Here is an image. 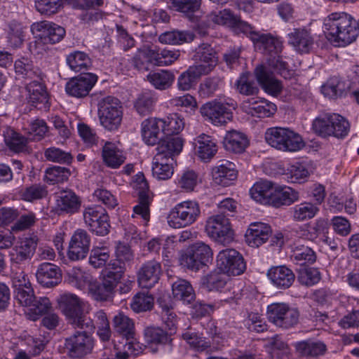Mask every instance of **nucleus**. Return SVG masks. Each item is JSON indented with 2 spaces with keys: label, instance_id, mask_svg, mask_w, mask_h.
I'll use <instances>...</instances> for the list:
<instances>
[{
  "label": "nucleus",
  "instance_id": "nucleus-49",
  "mask_svg": "<svg viewBox=\"0 0 359 359\" xmlns=\"http://www.w3.org/2000/svg\"><path fill=\"white\" fill-rule=\"evenodd\" d=\"M154 298L148 291L137 293L133 298L130 307L135 313L145 312L153 309Z\"/></svg>",
  "mask_w": 359,
  "mask_h": 359
},
{
  "label": "nucleus",
  "instance_id": "nucleus-18",
  "mask_svg": "<svg viewBox=\"0 0 359 359\" xmlns=\"http://www.w3.org/2000/svg\"><path fill=\"white\" fill-rule=\"evenodd\" d=\"M251 41L255 48L265 55L272 56L273 54L280 53L283 50V42L278 37L270 33H253Z\"/></svg>",
  "mask_w": 359,
  "mask_h": 359
},
{
  "label": "nucleus",
  "instance_id": "nucleus-12",
  "mask_svg": "<svg viewBox=\"0 0 359 359\" xmlns=\"http://www.w3.org/2000/svg\"><path fill=\"white\" fill-rule=\"evenodd\" d=\"M217 268L229 276L241 275L246 269V263L242 255L232 248L221 250L217 255Z\"/></svg>",
  "mask_w": 359,
  "mask_h": 359
},
{
  "label": "nucleus",
  "instance_id": "nucleus-19",
  "mask_svg": "<svg viewBox=\"0 0 359 359\" xmlns=\"http://www.w3.org/2000/svg\"><path fill=\"white\" fill-rule=\"evenodd\" d=\"M163 118L150 117L142 122L141 130L143 140L148 145H155L166 138H163L165 130Z\"/></svg>",
  "mask_w": 359,
  "mask_h": 359
},
{
  "label": "nucleus",
  "instance_id": "nucleus-52",
  "mask_svg": "<svg viewBox=\"0 0 359 359\" xmlns=\"http://www.w3.org/2000/svg\"><path fill=\"white\" fill-rule=\"evenodd\" d=\"M225 274L216 271L210 272L202 278L203 287L208 291L219 290L226 284Z\"/></svg>",
  "mask_w": 359,
  "mask_h": 359
},
{
  "label": "nucleus",
  "instance_id": "nucleus-28",
  "mask_svg": "<svg viewBox=\"0 0 359 359\" xmlns=\"http://www.w3.org/2000/svg\"><path fill=\"white\" fill-rule=\"evenodd\" d=\"M267 276L278 290L290 288L295 280L294 272L285 266L271 267L267 272Z\"/></svg>",
  "mask_w": 359,
  "mask_h": 359
},
{
  "label": "nucleus",
  "instance_id": "nucleus-37",
  "mask_svg": "<svg viewBox=\"0 0 359 359\" xmlns=\"http://www.w3.org/2000/svg\"><path fill=\"white\" fill-rule=\"evenodd\" d=\"M276 184L269 180H260L256 182L250 190L251 197L256 201L269 204L274 191Z\"/></svg>",
  "mask_w": 359,
  "mask_h": 359
},
{
  "label": "nucleus",
  "instance_id": "nucleus-48",
  "mask_svg": "<svg viewBox=\"0 0 359 359\" xmlns=\"http://www.w3.org/2000/svg\"><path fill=\"white\" fill-rule=\"evenodd\" d=\"M41 80L42 75H41L40 79H32L27 85L29 100L32 103H43L48 100V93L46 87L41 82Z\"/></svg>",
  "mask_w": 359,
  "mask_h": 359
},
{
  "label": "nucleus",
  "instance_id": "nucleus-24",
  "mask_svg": "<svg viewBox=\"0 0 359 359\" xmlns=\"http://www.w3.org/2000/svg\"><path fill=\"white\" fill-rule=\"evenodd\" d=\"M247 114L259 118L270 117L276 111V106L264 98H248L243 102Z\"/></svg>",
  "mask_w": 359,
  "mask_h": 359
},
{
  "label": "nucleus",
  "instance_id": "nucleus-29",
  "mask_svg": "<svg viewBox=\"0 0 359 359\" xmlns=\"http://www.w3.org/2000/svg\"><path fill=\"white\" fill-rule=\"evenodd\" d=\"M104 4V0H81L79 8L83 10L80 15V20L88 25H94L101 20L104 13L98 9Z\"/></svg>",
  "mask_w": 359,
  "mask_h": 359
},
{
  "label": "nucleus",
  "instance_id": "nucleus-35",
  "mask_svg": "<svg viewBox=\"0 0 359 359\" xmlns=\"http://www.w3.org/2000/svg\"><path fill=\"white\" fill-rule=\"evenodd\" d=\"M112 325L115 332L126 338L127 340H133L135 338V323L133 319L120 312L114 316Z\"/></svg>",
  "mask_w": 359,
  "mask_h": 359
},
{
  "label": "nucleus",
  "instance_id": "nucleus-55",
  "mask_svg": "<svg viewBox=\"0 0 359 359\" xmlns=\"http://www.w3.org/2000/svg\"><path fill=\"white\" fill-rule=\"evenodd\" d=\"M110 258V252L107 247H94L89 256L88 262L95 269L104 267Z\"/></svg>",
  "mask_w": 359,
  "mask_h": 359
},
{
  "label": "nucleus",
  "instance_id": "nucleus-2",
  "mask_svg": "<svg viewBox=\"0 0 359 359\" xmlns=\"http://www.w3.org/2000/svg\"><path fill=\"white\" fill-rule=\"evenodd\" d=\"M183 147L180 137H168L158 143L156 154L152 161V175L160 180L170 179L173 175L175 157L180 154Z\"/></svg>",
  "mask_w": 359,
  "mask_h": 359
},
{
  "label": "nucleus",
  "instance_id": "nucleus-16",
  "mask_svg": "<svg viewBox=\"0 0 359 359\" xmlns=\"http://www.w3.org/2000/svg\"><path fill=\"white\" fill-rule=\"evenodd\" d=\"M90 245V236L84 229H78L69 242L67 255L69 260L76 262L85 259Z\"/></svg>",
  "mask_w": 359,
  "mask_h": 359
},
{
  "label": "nucleus",
  "instance_id": "nucleus-10",
  "mask_svg": "<svg viewBox=\"0 0 359 359\" xmlns=\"http://www.w3.org/2000/svg\"><path fill=\"white\" fill-rule=\"evenodd\" d=\"M233 103L222 101L220 98L214 99L203 104L200 113L205 120L215 126H222L233 118L231 107Z\"/></svg>",
  "mask_w": 359,
  "mask_h": 359
},
{
  "label": "nucleus",
  "instance_id": "nucleus-34",
  "mask_svg": "<svg viewBox=\"0 0 359 359\" xmlns=\"http://www.w3.org/2000/svg\"><path fill=\"white\" fill-rule=\"evenodd\" d=\"M212 177L215 183L222 186H229L231 181L237 177L234 163L225 161L212 169Z\"/></svg>",
  "mask_w": 359,
  "mask_h": 359
},
{
  "label": "nucleus",
  "instance_id": "nucleus-57",
  "mask_svg": "<svg viewBox=\"0 0 359 359\" xmlns=\"http://www.w3.org/2000/svg\"><path fill=\"white\" fill-rule=\"evenodd\" d=\"M31 306L32 308L27 313V316L29 320L35 321L48 311L51 308V303L48 297H42L38 299L35 298Z\"/></svg>",
  "mask_w": 359,
  "mask_h": 359
},
{
  "label": "nucleus",
  "instance_id": "nucleus-53",
  "mask_svg": "<svg viewBox=\"0 0 359 359\" xmlns=\"http://www.w3.org/2000/svg\"><path fill=\"white\" fill-rule=\"evenodd\" d=\"M318 212L319 208L316 204L304 202L294 207L292 216L296 221H304L314 217Z\"/></svg>",
  "mask_w": 359,
  "mask_h": 359
},
{
  "label": "nucleus",
  "instance_id": "nucleus-26",
  "mask_svg": "<svg viewBox=\"0 0 359 359\" xmlns=\"http://www.w3.org/2000/svg\"><path fill=\"white\" fill-rule=\"evenodd\" d=\"M271 233L272 230L269 224L262 222L252 223L245 233V241L248 245L257 248L266 243Z\"/></svg>",
  "mask_w": 359,
  "mask_h": 359
},
{
  "label": "nucleus",
  "instance_id": "nucleus-27",
  "mask_svg": "<svg viewBox=\"0 0 359 359\" xmlns=\"http://www.w3.org/2000/svg\"><path fill=\"white\" fill-rule=\"evenodd\" d=\"M61 276L60 268L49 262L41 264L36 272L38 283L46 287L57 285L61 280Z\"/></svg>",
  "mask_w": 359,
  "mask_h": 359
},
{
  "label": "nucleus",
  "instance_id": "nucleus-40",
  "mask_svg": "<svg viewBox=\"0 0 359 359\" xmlns=\"http://www.w3.org/2000/svg\"><path fill=\"white\" fill-rule=\"evenodd\" d=\"M173 297L184 304H191L196 297L191 285L186 280L178 279L172 285Z\"/></svg>",
  "mask_w": 359,
  "mask_h": 359
},
{
  "label": "nucleus",
  "instance_id": "nucleus-59",
  "mask_svg": "<svg viewBox=\"0 0 359 359\" xmlns=\"http://www.w3.org/2000/svg\"><path fill=\"white\" fill-rule=\"evenodd\" d=\"M156 103V98L148 93L140 94L135 102L134 107L137 112L141 116L150 114Z\"/></svg>",
  "mask_w": 359,
  "mask_h": 359
},
{
  "label": "nucleus",
  "instance_id": "nucleus-41",
  "mask_svg": "<svg viewBox=\"0 0 359 359\" xmlns=\"http://www.w3.org/2000/svg\"><path fill=\"white\" fill-rule=\"evenodd\" d=\"M207 75L194 65L182 72L177 79V87L180 90H189L202 76Z\"/></svg>",
  "mask_w": 359,
  "mask_h": 359
},
{
  "label": "nucleus",
  "instance_id": "nucleus-22",
  "mask_svg": "<svg viewBox=\"0 0 359 359\" xmlns=\"http://www.w3.org/2000/svg\"><path fill=\"white\" fill-rule=\"evenodd\" d=\"M162 272L159 262L152 259L144 263L137 272V281L143 288H151L158 282Z\"/></svg>",
  "mask_w": 359,
  "mask_h": 359
},
{
  "label": "nucleus",
  "instance_id": "nucleus-30",
  "mask_svg": "<svg viewBox=\"0 0 359 359\" xmlns=\"http://www.w3.org/2000/svg\"><path fill=\"white\" fill-rule=\"evenodd\" d=\"M79 197L72 190H63L60 191L56 199V209L60 214H74L81 207Z\"/></svg>",
  "mask_w": 359,
  "mask_h": 359
},
{
  "label": "nucleus",
  "instance_id": "nucleus-51",
  "mask_svg": "<svg viewBox=\"0 0 359 359\" xmlns=\"http://www.w3.org/2000/svg\"><path fill=\"white\" fill-rule=\"evenodd\" d=\"M194 39V35L192 33L180 31L167 32L161 34L158 37L161 43L172 45L191 42Z\"/></svg>",
  "mask_w": 359,
  "mask_h": 359
},
{
  "label": "nucleus",
  "instance_id": "nucleus-44",
  "mask_svg": "<svg viewBox=\"0 0 359 359\" xmlns=\"http://www.w3.org/2000/svg\"><path fill=\"white\" fill-rule=\"evenodd\" d=\"M126 270V266L123 263L114 259L106 264L101 276L117 285L122 279Z\"/></svg>",
  "mask_w": 359,
  "mask_h": 359
},
{
  "label": "nucleus",
  "instance_id": "nucleus-47",
  "mask_svg": "<svg viewBox=\"0 0 359 359\" xmlns=\"http://www.w3.org/2000/svg\"><path fill=\"white\" fill-rule=\"evenodd\" d=\"M235 20V15L229 9H224L218 12H212L206 17V20L203 21L206 27H211L215 25H226L231 27Z\"/></svg>",
  "mask_w": 359,
  "mask_h": 359
},
{
  "label": "nucleus",
  "instance_id": "nucleus-11",
  "mask_svg": "<svg viewBox=\"0 0 359 359\" xmlns=\"http://www.w3.org/2000/svg\"><path fill=\"white\" fill-rule=\"evenodd\" d=\"M205 229L209 237L222 244H229L234 238V231L229 219L223 214H216L208 217Z\"/></svg>",
  "mask_w": 359,
  "mask_h": 359
},
{
  "label": "nucleus",
  "instance_id": "nucleus-54",
  "mask_svg": "<svg viewBox=\"0 0 359 359\" xmlns=\"http://www.w3.org/2000/svg\"><path fill=\"white\" fill-rule=\"evenodd\" d=\"M158 304L161 308V318L165 327L171 332L175 331L177 326V317L172 306L163 299H158Z\"/></svg>",
  "mask_w": 359,
  "mask_h": 359
},
{
  "label": "nucleus",
  "instance_id": "nucleus-13",
  "mask_svg": "<svg viewBox=\"0 0 359 359\" xmlns=\"http://www.w3.org/2000/svg\"><path fill=\"white\" fill-rule=\"evenodd\" d=\"M75 278L76 280H83L84 283L89 282L88 293L93 300L104 302L113 299L117 285L111 281L102 277L101 282H90L88 274L81 270L75 272Z\"/></svg>",
  "mask_w": 359,
  "mask_h": 359
},
{
  "label": "nucleus",
  "instance_id": "nucleus-20",
  "mask_svg": "<svg viewBox=\"0 0 359 359\" xmlns=\"http://www.w3.org/2000/svg\"><path fill=\"white\" fill-rule=\"evenodd\" d=\"M31 29L33 32H39V36H41V39L50 44L59 43L62 40L66 34L64 27L46 20L33 23Z\"/></svg>",
  "mask_w": 359,
  "mask_h": 359
},
{
  "label": "nucleus",
  "instance_id": "nucleus-39",
  "mask_svg": "<svg viewBox=\"0 0 359 359\" xmlns=\"http://www.w3.org/2000/svg\"><path fill=\"white\" fill-rule=\"evenodd\" d=\"M288 41L297 51L308 53L313 44L310 33L304 29H295L288 34Z\"/></svg>",
  "mask_w": 359,
  "mask_h": 359
},
{
  "label": "nucleus",
  "instance_id": "nucleus-58",
  "mask_svg": "<svg viewBox=\"0 0 359 359\" xmlns=\"http://www.w3.org/2000/svg\"><path fill=\"white\" fill-rule=\"evenodd\" d=\"M168 3L172 10L188 16L196 11L201 5L200 0H168Z\"/></svg>",
  "mask_w": 359,
  "mask_h": 359
},
{
  "label": "nucleus",
  "instance_id": "nucleus-25",
  "mask_svg": "<svg viewBox=\"0 0 359 359\" xmlns=\"http://www.w3.org/2000/svg\"><path fill=\"white\" fill-rule=\"evenodd\" d=\"M196 155L202 161H210L217 154L218 147L216 140L208 135L202 133L194 140Z\"/></svg>",
  "mask_w": 359,
  "mask_h": 359
},
{
  "label": "nucleus",
  "instance_id": "nucleus-62",
  "mask_svg": "<svg viewBox=\"0 0 359 359\" xmlns=\"http://www.w3.org/2000/svg\"><path fill=\"white\" fill-rule=\"evenodd\" d=\"M144 335L148 344H165L170 341L168 333L160 327H148L145 328Z\"/></svg>",
  "mask_w": 359,
  "mask_h": 359
},
{
  "label": "nucleus",
  "instance_id": "nucleus-5",
  "mask_svg": "<svg viewBox=\"0 0 359 359\" xmlns=\"http://www.w3.org/2000/svg\"><path fill=\"white\" fill-rule=\"evenodd\" d=\"M213 258L211 248L203 242L191 245L180 256V264L193 271H198L210 263Z\"/></svg>",
  "mask_w": 359,
  "mask_h": 359
},
{
  "label": "nucleus",
  "instance_id": "nucleus-15",
  "mask_svg": "<svg viewBox=\"0 0 359 359\" xmlns=\"http://www.w3.org/2000/svg\"><path fill=\"white\" fill-rule=\"evenodd\" d=\"M83 219L90 231L98 236L109 233L110 224L109 215L101 206H89L84 209Z\"/></svg>",
  "mask_w": 359,
  "mask_h": 359
},
{
  "label": "nucleus",
  "instance_id": "nucleus-64",
  "mask_svg": "<svg viewBox=\"0 0 359 359\" xmlns=\"http://www.w3.org/2000/svg\"><path fill=\"white\" fill-rule=\"evenodd\" d=\"M236 86L238 92L243 95H253L259 92L258 87L249 73H243L241 75L236 81Z\"/></svg>",
  "mask_w": 359,
  "mask_h": 359
},
{
  "label": "nucleus",
  "instance_id": "nucleus-36",
  "mask_svg": "<svg viewBox=\"0 0 359 359\" xmlns=\"http://www.w3.org/2000/svg\"><path fill=\"white\" fill-rule=\"evenodd\" d=\"M223 144L226 150L240 154L247 148L249 141L244 133L231 130L226 133Z\"/></svg>",
  "mask_w": 359,
  "mask_h": 359
},
{
  "label": "nucleus",
  "instance_id": "nucleus-50",
  "mask_svg": "<svg viewBox=\"0 0 359 359\" xmlns=\"http://www.w3.org/2000/svg\"><path fill=\"white\" fill-rule=\"evenodd\" d=\"M19 195L20 198L27 202L42 199L48 195L47 187L42 184H33L22 188Z\"/></svg>",
  "mask_w": 359,
  "mask_h": 359
},
{
  "label": "nucleus",
  "instance_id": "nucleus-42",
  "mask_svg": "<svg viewBox=\"0 0 359 359\" xmlns=\"http://www.w3.org/2000/svg\"><path fill=\"white\" fill-rule=\"evenodd\" d=\"M147 80L156 89L163 90L172 86L175 80V76L170 71L161 69L156 72H151L147 76Z\"/></svg>",
  "mask_w": 359,
  "mask_h": 359
},
{
  "label": "nucleus",
  "instance_id": "nucleus-43",
  "mask_svg": "<svg viewBox=\"0 0 359 359\" xmlns=\"http://www.w3.org/2000/svg\"><path fill=\"white\" fill-rule=\"evenodd\" d=\"M4 141L12 151L19 153L27 150V138L25 137L13 128L8 127L4 131Z\"/></svg>",
  "mask_w": 359,
  "mask_h": 359
},
{
  "label": "nucleus",
  "instance_id": "nucleus-8",
  "mask_svg": "<svg viewBox=\"0 0 359 359\" xmlns=\"http://www.w3.org/2000/svg\"><path fill=\"white\" fill-rule=\"evenodd\" d=\"M94 339L86 330L76 331L65 339V353L71 359H84L93 353Z\"/></svg>",
  "mask_w": 359,
  "mask_h": 359
},
{
  "label": "nucleus",
  "instance_id": "nucleus-7",
  "mask_svg": "<svg viewBox=\"0 0 359 359\" xmlns=\"http://www.w3.org/2000/svg\"><path fill=\"white\" fill-rule=\"evenodd\" d=\"M98 114L101 125L108 130L118 128L122 121L123 107L120 100L113 96H107L98 103Z\"/></svg>",
  "mask_w": 359,
  "mask_h": 359
},
{
  "label": "nucleus",
  "instance_id": "nucleus-17",
  "mask_svg": "<svg viewBox=\"0 0 359 359\" xmlns=\"http://www.w3.org/2000/svg\"><path fill=\"white\" fill-rule=\"evenodd\" d=\"M98 79L96 74L93 73H83L72 78L65 85L66 93L74 97L82 98L86 97Z\"/></svg>",
  "mask_w": 359,
  "mask_h": 359
},
{
  "label": "nucleus",
  "instance_id": "nucleus-32",
  "mask_svg": "<svg viewBox=\"0 0 359 359\" xmlns=\"http://www.w3.org/2000/svg\"><path fill=\"white\" fill-rule=\"evenodd\" d=\"M255 73L258 82L266 92L272 95L280 93L283 88L281 83L266 67L262 65L258 66Z\"/></svg>",
  "mask_w": 359,
  "mask_h": 359
},
{
  "label": "nucleus",
  "instance_id": "nucleus-21",
  "mask_svg": "<svg viewBox=\"0 0 359 359\" xmlns=\"http://www.w3.org/2000/svg\"><path fill=\"white\" fill-rule=\"evenodd\" d=\"M38 241L36 236L20 238L13 248L12 264H20L31 259L36 249Z\"/></svg>",
  "mask_w": 359,
  "mask_h": 359
},
{
  "label": "nucleus",
  "instance_id": "nucleus-14",
  "mask_svg": "<svg viewBox=\"0 0 359 359\" xmlns=\"http://www.w3.org/2000/svg\"><path fill=\"white\" fill-rule=\"evenodd\" d=\"M133 187L138 196L139 204L133 208V217L140 216L145 222L149 219V205L152 201V193L149 191V184L142 172L135 175L132 183Z\"/></svg>",
  "mask_w": 359,
  "mask_h": 359
},
{
  "label": "nucleus",
  "instance_id": "nucleus-45",
  "mask_svg": "<svg viewBox=\"0 0 359 359\" xmlns=\"http://www.w3.org/2000/svg\"><path fill=\"white\" fill-rule=\"evenodd\" d=\"M69 67L75 72L88 70L91 66V60L88 55L83 51H74L66 57Z\"/></svg>",
  "mask_w": 359,
  "mask_h": 359
},
{
  "label": "nucleus",
  "instance_id": "nucleus-3",
  "mask_svg": "<svg viewBox=\"0 0 359 359\" xmlns=\"http://www.w3.org/2000/svg\"><path fill=\"white\" fill-rule=\"evenodd\" d=\"M57 302L67 323L74 328L92 327L91 322L83 313V302L76 294L64 293L58 297Z\"/></svg>",
  "mask_w": 359,
  "mask_h": 359
},
{
  "label": "nucleus",
  "instance_id": "nucleus-56",
  "mask_svg": "<svg viewBox=\"0 0 359 359\" xmlns=\"http://www.w3.org/2000/svg\"><path fill=\"white\" fill-rule=\"evenodd\" d=\"M165 123L164 135L168 137H172L173 135L179 134L184 128V122L183 118L177 114H170L165 118L163 119Z\"/></svg>",
  "mask_w": 359,
  "mask_h": 359
},
{
  "label": "nucleus",
  "instance_id": "nucleus-9",
  "mask_svg": "<svg viewBox=\"0 0 359 359\" xmlns=\"http://www.w3.org/2000/svg\"><path fill=\"white\" fill-rule=\"evenodd\" d=\"M266 316L269 321L276 327L287 330L298 323L299 311L288 304L276 302L267 306Z\"/></svg>",
  "mask_w": 359,
  "mask_h": 359
},
{
  "label": "nucleus",
  "instance_id": "nucleus-6",
  "mask_svg": "<svg viewBox=\"0 0 359 359\" xmlns=\"http://www.w3.org/2000/svg\"><path fill=\"white\" fill-rule=\"evenodd\" d=\"M201 215L199 204L195 201H185L172 208L168 217V225L174 229L193 224Z\"/></svg>",
  "mask_w": 359,
  "mask_h": 359
},
{
  "label": "nucleus",
  "instance_id": "nucleus-4",
  "mask_svg": "<svg viewBox=\"0 0 359 359\" xmlns=\"http://www.w3.org/2000/svg\"><path fill=\"white\" fill-rule=\"evenodd\" d=\"M265 140L272 147L283 151H296L304 146L299 134L285 128H268L265 133Z\"/></svg>",
  "mask_w": 359,
  "mask_h": 359
},
{
  "label": "nucleus",
  "instance_id": "nucleus-61",
  "mask_svg": "<svg viewBox=\"0 0 359 359\" xmlns=\"http://www.w3.org/2000/svg\"><path fill=\"white\" fill-rule=\"evenodd\" d=\"M321 90L325 96L334 99L341 95L344 90V84L339 78L333 76L322 86Z\"/></svg>",
  "mask_w": 359,
  "mask_h": 359
},
{
  "label": "nucleus",
  "instance_id": "nucleus-1",
  "mask_svg": "<svg viewBox=\"0 0 359 359\" xmlns=\"http://www.w3.org/2000/svg\"><path fill=\"white\" fill-rule=\"evenodd\" d=\"M323 28L330 39L341 46L353 43L358 37L356 20L345 12L329 14L323 20Z\"/></svg>",
  "mask_w": 359,
  "mask_h": 359
},
{
  "label": "nucleus",
  "instance_id": "nucleus-60",
  "mask_svg": "<svg viewBox=\"0 0 359 359\" xmlns=\"http://www.w3.org/2000/svg\"><path fill=\"white\" fill-rule=\"evenodd\" d=\"M69 175L70 171L68 168L61 166H53L46 169L45 180L48 183L55 184L67 181Z\"/></svg>",
  "mask_w": 359,
  "mask_h": 359
},
{
  "label": "nucleus",
  "instance_id": "nucleus-31",
  "mask_svg": "<svg viewBox=\"0 0 359 359\" xmlns=\"http://www.w3.org/2000/svg\"><path fill=\"white\" fill-rule=\"evenodd\" d=\"M297 353L306 358H314L323 355L327 351L326 344L319 340H304L294 344Z\"/></svg>",
  "mask_w": 359,
  "mask_h": 359
},
{
  "label": "nucleus",
  "instance_id": "nucleus-46",
  "mask_svg": "<svg viewBox=\"0 0 359 359\" xmlns=\"http://www.w3.org/2000/svg\"><path fill=\"white\" fill-rule=\"evenodd\" d=\"M15 70L18 75L30 80L40 79L41 72L39 68L34 67L29 59L22 57L15 61Z\"/></svg>",
  "mask_w": 359,
  "mask_h": 359
},
{
  "label": "nucleus",
  "instance_id": "nucleus-23",
  "mask_svg": "<svg viewBox=\"0 0 359 359\" xmlns=\"http://www.w3.org/2000/svg\"><path fill=\"white\" fill-rule=\"evenodd\" d=\"M194 58L201 62L194 65L207 75L211 73L217 65V53L208 43H202L196 48Z\"/></svg>",
  "mask_w": 359,
  "mask_h": 359
},
{
  "label": "nucleus",
  "instance_id": "nucleus-38",
  "mask_svg": "<svg viewBox=\"0 0 359 359\" xmlns=\"http://www.w3.org/2000/svg\"><path fill=\"white\" fill-rule=\"evenodd\" d=\"M102 156L104 163L111 168H118L126 160L123 151L110 142H107L102 147Z\"/></svg>",
  "mask_w": 359,
  "mask_h": 359
},
{
  "label": "nucleus",
  "instance_id": "nucleus-63",
  "mask_svg": "<svg viewBox=\"0 0 359 359\" xmlns=\"http://www.w3.org/2000/svg\"><path fill=\"white\" fill-rule=\"evenodd\" d=\"M321 279L320 271L316 268L309 267L301 269L297 276L299 283L307 287L318 283Z\"/></svg>",
  "mask_w": 359,
  "mask_h": 359
},
{
  "label": "nucleus",
  "instance_id": "nucleus-33",
  "mask_svg": "<svg viewBox=\"0 0 359 359\" xmlns=\"http://www.w3.org/2000/svg\"><path fill=\"white\" fill-rule=\"evenodd\" d=\"M269 205L275 208L290 205L298 200V192L289 187H281L276 184Z\"/></svg>",
  "mask_w": 359,
  "mask_h": 359
}]
</instances>
